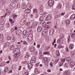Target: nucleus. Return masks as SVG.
<instances>
[{
	"instance_id": "0e129e2a",
	"label": "nucleus",
	"mask_w": 75,
	"mask_h": 75,
	"mask_svg": "<svg viewBox=\"0 0 75 75\" xmlns=\"http://www.w3.org/2000/svg\"><path fill=\"white\" fill-rule=\"evenodd\" d=\"M2 3L3 4H4L6 3V0H2Z\"/></svg>"
},
{
	"instance_id": "6e6d98bb",
	"label": "nucleus",
	"mask_w": 75,
	"mask_h": 75,
	"mask_svg": "<svg viewBox=\"0 0 75 75\" xmlns=\"http://www.w3.org/2000/svg\"><path fill=\"white\" fill-rule=\"evenodd\" d=\"M7 39L8 40H10L11 39V37H10V36H8L7 37Z\"/></svg>"
},
{
	"instance_id": "473e14b6",
	"label": "nucleus",
	"mask_w": 75,
	"mask_h": 75,
	"mask_svg": "<svg viewBox=\"0 0 75 75\" xmlns=\"http://www.w3.org/2000/svg\"><path fill=\"white\" fill-rule=\"evenodd\" d=\"M8 71V68L7 67H5L4 71L5 72H7Z\"/></svg>"
},
{
	"instance_id": "412c9836",
	"label": "nucleus",
	"mask_w": 75,
	"mask_h": 75,
	"mask_svg": "<svg viewBox=\"0 0 75 75\" xmlns=\"http://www.w3.org/2000/svg\"><path fill=\"white\" fill-rule=\"evenodd\" d=\"M71 57H74L75 55V52L74 51H71L70 53Z\"/></svg>"
},
{
	"instance_id": "b1692460",
	"label": "nucleus",
	"mask_w": 75,
	"mask_h": 75,
	"mask_svg": "<svg viewBox=\"0 0 75 75\" xmlns=\"http://www.w3.org/2000/svg\"><path fill=\"white\" fill-rule=\"evenodd\" d=\"M19 31V36H21V35L23 33V30H21V29L18 30Z\"/></svg>"
},
{
	"instance_id": "1a4fd4ad",
	"label": "nucleus",
	"mask_w": 75,
	"mask_h": 75,
	"mask_svg": "<svg viewBox=\"0 0 75 75\" xmlns=\"http://www.w3.org/2000/svg\"><path fill=\"white\" fill-rule=\"evenodd\" d=\"M13 52L15 54H17L18 55L19 52H20V50H18L17 49H16L13 50Z\"/></svg>"
},
{
	"instance_id": "5fc2aeb1",
	"label": "nucleus",
	"mask_w": 75,
	"mask_h": 75,
	"mask_svg": "<svg viewBox=\"0 0 75 75\" xmlns=\"http://www.w3.org/2000/svg\"><path fill=\"white\" fill-rule=\"evenodd\" d=\"M57 52L56 53V54L57 55V56H58V57L59 56V51H58V50H57Z\"/></svg>"
},
{
	"instance_id": "ddd939ff",
	"label": "nucleus",
	"mask_w": 75,
	"mask_h": 75,
	"mask_svg": "<svg viewBox=\"0 0 75 75\" xmlns=\"http://www.w3.org/2000/svg\"><path fill=\"white\" fill-rule=\"evenodd\" d=\"M29 50L30 52H33L35 50V48L34 47H32L29 48Z\"/></svg>"
},
{
	"instance_id": "e433bc0d",
	"label": "nucleus",
	"mask_w": 75,
	"mask_h": 75,
	"mask_svg": "<svg viewBox=\"0 0 75 75\" xmlns=\"http://www.w3.org/2000/svg\"><path fill=\"white\" fill-rule=\"evenodd\" d=\"M46 24H46V23L45 22L43 23L42 25V27H44V28H45V27H46Z\"/></svg>"
},
{
	"instance_id": "c03bdc74",
	"label": "nucleus",
	"mask_w": 75,
	"mask_h": 75,
	"mask_svg": "<svg viewBox=\"0 0 75 75\" xmlns=\"http://www.w3.org/2000/svg\"><path fill=\"white\" fill-rule=\"evenodd\" d=\"M16 34H17V35H20V34L19 33V31H18V30H16Z\"/></svg>"
},
{
	"instance_id": "f03ea898",
	"label": "nucleus",
	"mask_w": 75,
	"mask_h": 75,
	"mask_svg": "<svg viewBox=\"0 0 75 75\" xmlns=\"http://www.w3.org/2000/svg\"><path fill=\"white\" fill-rule=\"evenodd\" d=\"M33 35L32 34H29L28 36V41H31L33 40Z\"/></svg>"
},
{
	"instance_id": "6ab92c4d",
	"label": "nucleus",
	"mask_w": 75,
	"mask_h": 75,
	"mask_svg": "<svg viewBox=\"0 0 75 75\" xmlns=\"http://www.w3.org/2000/svg\"><path fill=\"white\" fill-rule=\"evenodd\" d=\"M28 69H31L33 68V64L30 63L28 64Z\"/></svg>"
},
{
	"instance_id": "c85d7f7f",
	"label": "nucleus",
	"mask_w": 75,
	"mask_h": 75,
	"mask_svg": "<svg viewBox=\"0 0 75 75\" xmlns=\"http://www.w3.org/2000/svg\"><path fill=\"white\" fill-rule=\"evenodd\" d=\"M4 21L1 20L0 21V25H4Z\"/></svg>"
},
{
	"instance_id": "603ef678",
	"label": "nucleus",
	"mask_w": 75,
	"mask_h": 75,
	"mask_svg": "<svg viewBox=\"0 0 75 75\" xmlns=\"http://www.w3.org/2000/svg\"><path fill=\"white\" fill-rule=\"evenodd\" d=\"M47 60H44V59L42 60V62L43 63H46Z\"/></svg>"
},
{
	"instance_id": "338daca9",
	"label": "nucleus",
	"mask_w": 75,
	"mask_h": 75,
	"mask_svg": "<svg viewBox=\"0 0 75 75\" xmlns=\"http://www.w3.org/2000/svg\"><path fill=\"white\" fill-rule=\"evenodd\" d=\"M9 24H8L7 25H6V28H9Z\"/></svg>"
},
{
	"instance_id": "72a5a7b5",
	"label": "nucleus",
	"mask_w": 75,
	"mask_h": 75,
	"mask_svg": "<svg viewBox=\"0 0 75 75\" xmlns=\"http://www.w3.org/2000/svg\"><path fill=\"white\" fill-rule=\"evenodd\" d=\"M66 61H68L69 62L71 61V57H67L66 59Z\"/></svg>"
},
{
	"instance_id": "774afa93",
	"label": "nucleus",
	"mask_w": 75,
	"mask_h": 75,
	"mask_svg": "<svg viewBox=\"0 0 75 75\" xmlns=\"http://www.w3.org/2000/svg\"><path fill=\"white\" fill-rule=\"evenodd\" d=\"M66 51H67V52H68V51H69V50L68 49V48H67L66 49Z\"/></svg>"
},
{
	"instance_id": "052dcab7",
	"label": "nucleus",
	"mask_w": 75,
	"mask_h": 75,
	"mask_svg": "<svg viewBox=\"0 0 75 75\" xmlns=\"http://www.w3.org/2000/svg\"><path fill=\"white\" fill-rule=\"evenodd\" d=\"M8 58L9 59V60H10V61H11V57L10 56H8Z\"/></svg>"
},
{
	"instance_id": "4468645a",
	"label": "nucleus",
	"mask_w": 75,
	"mask_h": 75,
	"mask_svg": "<svg viewBox=\"0 0 75 75\" xmlns=\"http://www.w3.org/2000/svg\"><path fill=\"white\" fill-rule=\"evenodd\" d=\"M26 6L27 7H28V8H33V6L30 3H28L26 4Z\"/></svg>"
},
{
	"instance_id": "a878e982",
	"label": "nucleus",
	"mask_w": 75,
	"mask_h": 75,
	"mask_svg": "<svg viewBox=\"0 0 75 75\" xmlns=\"http://www.w3.org/2000/svg\"><path fill=\"white\" fill-rule=\"evenodd\" d=\"M62 7V5L61 4H59L57 6V8H61Z\"/></svg>"
},
{
	"instance_id": "5701e85b",
	"label": "nucleus",
	"mask_w": 75,
	"mask_h": 75,
	"mask_svg": "<svg viewBox=\"0 0 75 75\" xmlns=\"http://www.w3.org/2000/svg\"><path fill=\"white\" fill-rule=\"evenodd\" d=\"M10 40L11 42H14V41H15V38H14V37L13 36L11 37Z\"/></svg>"
},
{
	"instance_id": "aec40b11",
	"label": "nucleus",
	"mask_w": 75,
	"mask_h": 75,
	"mask_svg": "<svg viewBox=\"0 0 75 75\" xmlns=\"http://www.w3.org/2000/svg\"><path fill=\"white\" fill-rule=\"evenodd\" d=\"M75 63L74 61L71 62L70 63V66L71 67H72L73 66H74L75 65Z\"/></svg>"
},
{
	"instance_id": "e2e57ef3",
	"label": "nucleus",
	"mask_w": 75,
	"mask_h": 75,
	"mask_svg": "<svg viewBox=\"0 0 75 75\" xmlns=\"http://www.w3.org/2000/svg\"><path fill=\"white\" fill-rule=\"evenodd\" d=\"M59 48H63V46L62 45H59Z\"/></svg>"
},
{
	"instance_id": "4c0bfd02",
	"label": "nucleus",
	"mask_w": 75,
	"mask_h": 75,
	"mask_svg": "<svg viewBox=\"0 0 75 75\" xmlns=\"http://www.w3.org/2000/svg\"><path fill=\"white\" fill-rule=\"evenodd\" d=\"M43 54L45 55H47V54H50V52H49L48 51H47V52H44V53H43Z\"/></svg>"
},
{
	"instance_id": "bb28decb",
	"label": "nucleus",
	"mask_w": 75,
	"mask_h": 75,
	"mask_svg": "<svg viewBox=\"0 0 75 75\" xmlns=\"http://www.w3.org/2000/svg\"><path fill=\"white\" fill-rule=\"evenodd\" d=\"M69 49H73L74 48V45L72 44H71L69 46Z\"/></svg>"
},
{
	"instance_id": "37998d69",
	"label": "nucleus",
	"mask_w": 75,
	"mask_h": 75,
	"mask_svg": "<svg viewBox=\"0 0 75 75\" xmlns=\"http://www.w3.org/2000/svg\"><path fill=\"white\" fill-rule=\"evenodd\" d=\"M72 9L73 10H75V4L72 5Z\"/></svg>"
},
{
	"instance_id": "7ed1b4c3",
	"label": "nucleus",
	"mask_w": 75,
	"mask_h": 75,
	"mask_svg": "<svg viewBox=\"0 0 75 75\" xmlns=\"http://www.w3.org/2000/svg\"><path fill=\"white\" fill-rule=\"evenodd\" d=\"M26 25L28 26V28H30V29L33 28V25L31 24V23L30 22L27 23V24H26Z\"/></svg>"
},
{
	"instance_id": "864d4df0",
	"label": "nucleus",
	"mask_w": 75,
	"mask_h": 75,
	"mask_svg": "<svg viewBox=\"0 0 75 75\" xmlns=\"http://www.w3.org/2000/svg\"><path fill=\"white\" fill-rule=\"evenodd\" d=\"M59 61V58L57 57V59H56L55 60L56 62V63H57V62H58Z\"/></svg>"
},
{
	"instance_id": "13d9d810",
	"label": "nucleus",
	"mask_w": 75,
	"mask_h": 75,
	"mask_svg": "<svg viewBox=\"0 0 75 75\" xmlns=\"http://www.w3.org/2000/svg\"><path fill=\"white\" fill-rule=\"evenodd\" d=\"M67 65H68V64L67 63L64 64V66L65 67H68V66Z\"/></svg>"
},
{
	"instance_id": "49530a36",
	"label": "nucleus",
	"mask_w": 75,
	"mask_h": 75,
	"mask_svg": "<svg viewBox=\"0 0 75 75\" xmlns=\"http://www.w3.org/2000/svg\"><path fill=\"white\" fill-rule=\"evenodd\" d=\"M40 21V24H42L43 23H45V21Z\"/></svg>"
},
{
	"instance_id": "423d86ee",
	"label": "nucleus",
	"mask_w": 75,
	"mask_h": 75,
	"mask_svg": "<svg viewBox=\"0 0 75 75\" xmlns=\"http://www.w3.org/2000/svg\"><path fill=\"white\" fill-rule=\"evenodd\" d=\"M25 18H23L21 20L20 24L21 25H24L25 24Z\"/></svg>"
},
{
	"instance_id": "20e7f679",
	"label": "nucleus",
	"mask_w": 75,
	"mask_h": 75,
	"mask_svg": "<svg viewBox=\"0 0 75 75\" xmlns=\"http://www.w3.org/2000/svg\"><path fill=\"white\" fill-rule=\"evenodd\" d=\"M42 34L43 36H46L48 34L47 29H45L42 32Z\"/></svg>"
},
{
	"instance_id": "2eb2a0df",
	"label": "nucleus",
	"mask_w": 75,
	"mask_h": 75,
	"mask_svg": "<svg viewBox=\"0 0 75 75\" xmlns=\"http://www.w3.org/2000/svg\"><path fill=\"white\" fill-rule=\"evenodd\" d=\"M50 33L49 34L50 35H52L53 34H54V29H50Z\"/></svg>"
},
{
	"instance_id": "4be33fe9",
	"label": "nucleus",
	"mask_w": 75,
	"mask_h": 75,
	"mask_svg": "<svg viewBox=\"0 0 75 75\" xmlns=\"http://www.w3.org/2000/svg\"><path fill=\"white\" fill-rule=\"evenodd\" d=\"M75 18V15L74 14L71 15V17L70 18L71 20H74Z\"/></svg>"
},
{
	"instance_id": "39448f33",
	"label": "nucleus",
	"mask_w": 75,
	"mask_h": 75,
	"mask_svg": "<svg viewBox=\"0 0 75 75\" xmlns=\"http://www.w3.org/2000/svg\"><path fill=\"white\" fill-rule=\"evenodd\" d=\"M52 18V15H48L47 16L46 18V21H49L51 20Z\"/></svg>"
},
{
	"instance_id": "58836bf2",
	"label": "nucleus",
	"mask_w": 75,
	"mask_h": 75,
	"mask_svg": "<svg viewBox=\"0 0 75 75\" xmlns=\"http://www.w3.org/2000/svg\"><path fill=\"white\" fill-rule=\"evenodd\" d=\"M35 74H38V70L37 69H35Z\"/></svg>"
},
{
	"instance_id": "2f4dec72",
	"label": "nucleus",
	"mask_w": 75,
	"mask_h": 75,
	"mask_svg": "<svg viewBox=\"0 0 75 75\" xmlns=\"http://www.w3.org/2000/svg\"><path fill=\"white\" fill-rule=\"evenodd\" d=\"M3 37H4V36L2 34H1L0 35V40H3Z\"/></svg>"
},
{
	"instance_id": "f3484780",
	"label": "nucleus",
	"mask_w": 75,
	"mask_h": 75,
	"mask_svg": "<svg viewBox=\"0 0 75 75\" xmlns=\"http://www.w3.org/2000/svg\"><path fill=\"white\" fill-rule=\"evenodd\" d=\"M70 24V19H67L66 20V24L67 26H68Z\"/></svg>"
},
{
	"instance_id": "f257e3e1",
	"label": "nucleus",
	"mask_w": 75,
	"mask_h": 75,
	"mask_svg": "<svg viewBox=\"0 0 75 75\" xmlns=\"http://www.w3.org/2000/svg\"><path fill=\"white\" fill-rule=\"evenodd\" d=\"M48 5L49 6L52 7L54 6V1L53 0H49L48 1Z\"/></svg>"
},
{
	"instance_id": "a18cd8bd",
	"label": "nucleus",
	"mask_w": 75,
	"mask_h": 75,
	"mask_svg": "<svg viewBox=\"0 0 75 75\" xmlns=\"http://www.w3.org/2000/svg\"><path fill=\"white\" fill-rule=\"evenodd\" d=\"M9 9H10V8H6V11H7V13L10 12V11L9 10Z\"/></svg>"
},
{
	"instance_id": "a19ab883",
	"label": "nucleus",
	"mask_w": 75,
	"mask_h": 75,
	"mask_svg": "<svg viewBox=\"0 0 75 75\" xmlns=\"http://www.w3.org/2000/svg\"><path fill=\"white\" fill-rule=\"evenodd\" d=\"M23 45H25V44L26 45L28 44V43L25 41H23Z\"/></svg>"
},
{
	"instance_id": "cd10ccee",
	"label": "nucleus",
	"mask_w": 75,
	"mask_h": 75,
	"mask_svg": "<svg viewBox=\"0 0 75 75\" xmlns=\"http://www.w3.org/2000/svg\"><path fill=\"white\" fill-rule=\"evenodd\" d=\"M44 19V17L43 16H41L39 18V21H42Z\"/></svg>"
},
{
	"instance_id": "8fccbe9b",
	"label": "nucleus",
	"mask_w": 75,
	"mask_h": 75,
	"mask_svg": "<svg viewBox=\"0 0 75 75\" xmlns=\"http://www.w3.org/2000/svg\"><path fill=\"white\" fill-rule=\"evenodd\" d=\"M32 25H34V27H35L37 26V23H33Z\"/></svg>"
},
{
	"instance_id": "dca6fc26",
	"label": "nucleus",
	"mask_w": 75,
	"mask_h": 75,
	"mask_svg": "<svg viewBox=\"0 0 75 75\" xmlns=\"http://www.w3.org/2000/svg\"><path fill=\"white\" fill-rule=\"evenodd\" d=\"M31 12V10L30 9H26L25 10V14H28Z\"/></svg>"
},
{
	"instance_id": "4d7b16f0",
	"label": "nucleus",
	"mask_w": 75,
	"mask_h": 75,
	"mask_svg": "<svg viewBox=\"0 0 75 75\" xmlns=\"http://www.w3.org/2000/svg\"><path fill=\"white\" fill-rule=\"evenodd\" d=\"M41 15H45L46 13L45 12H41Z\"/></svg>"
},
{
	"instance_id": "393cba45",
	"label": "nucleus",
	"mask_w": 75,
	"mask_h": 75,
	"mask_svg": "<svg viewBox=\"0 0 75 75\" xmlns=\"http://www.w3.org/2000/svg\"><path fill=\"white\" fill-rule=\"evenodd\" d=\"M43 49L42 48H41L40 49V53L39 55L40 56L42 57V56H41V54H42V51Z\"/></svg>"
},
{
	"instance_id": "7c9ffc66",
	"label": "nucleus",
	"mask_w": 75,
	"mask_h": 75,
	"mask_svg": "<svg viewBox=\"0 0 75 75\" xmlns=\"http://www.w3.org/2000/svg\"><path fill=\"white\" fill-rule=\"evenodd\" d=\"M64 75H69V72H68V71H65L64 72Z\"/></svg>"
},
{
	"instance_id": "09e8293b",
	"label": "nucleus",
	"mask_w": 75,
	"mask_h": 75,
	"mask_svg": "<svg viewBox=\"0 0 75 75\" xmlns=\"http://www.w3.org/2000/svg\"><path fill=\"white\" fill-rule=\"evenodd\" d=\"M45 65H46L47 66L49 65V62L48 61H46V62L45 63Z\"/></svg>"
},
{
	"instance_id": "f8f14e48",
	"label": "nucleus",
	"mask_w": 75,
	"mask_h": 75,
	"mask_svg": "<svg viewBox=\"0 0 75 75\" xmlns=\"http://www.w3.org/2000/svg\"><path fill=\"white\" fill-rule=\"evenodd\" d=\"M9 45H10V43L8 42H6L4 43L3 48H6L7 47H8Z\"/></svg>"
},
{
	"instance_id": "c756f323",
	"label": "nucleus",
	"mask_w": 75,
	"mask_h": 75,
	"mask_svg": "<svg viewBox=\"0 0 75 75\" xmlns=\"http://www.w3.org/2000/svg\"><path fill=\"white\" fill-rule=\"evenodd\" d=\"M15 46H16V45H12L10 46L11 48V50H14V48H15Z\"/></svg>"
},
{
	"instance_id": "6e6552de",
	"label": "nucleus",
	"mask_w": 75,
	"mask_h": 75,
	"mask_svg": "<svg viewBox=\"0 0 75 75\" xmlns=\"http://www.w3.org/2000/svg\"><path fill=\"white\" fill-rule=\"evenodd\" d=\"M28 35V33L27 32H24L23 31V38H26L27 36Z\"/></svg>"
},
{
	"instance_id": "9d476101",
	"label": "nucleus",
	"mask_w": 75,
	"mask_h": 75,
	"mask_svg": "<svg viewBox=\"0 0 75 75\" xmlns=\"http://www.w3.org/2000/svg\"><path fill=\"white\" fill-rule=\"evenodd\" d=\"M16 6V3H11L10 5V7L11 8H14Z\"/></svg>"
},
{
	"instance_id": "f704fd0d",
	"label": "nucleus",
	"mask_w": 75,
	"mask_h": 75,
	"mask_svg": "<svg viewBox=\"0 0 75 75\" xmlns=\"http://www.w3.org/2000/svg\"><path fill=\"white\" fill-rule=\"evenodd\" d=\"M38 11V10H37V9H34L33 10V12L35 13H37Z\"/></svg>"
},
{
	"instance_id": "79ce46f5",
	"label": "nucleus",
	"mask_w": 75,
	"mask_h": 75,
	"mask_svg": "<svg viewBox=\"0 0 75 75\" xmlns=\"http://www.w3.org/2000/svg\"><path fill=\"white\" fill-rule=\"evenodd\" d=\"M20 4L19 3H18L17 4V7L18 8H20Z\"/></svg>"
},
{
	"instance_id": "bf43d9fd",
	"label": "nucleus",
	"mask_w": 75,
	"mask_h": 75,
	"mask_svg": "<svg viewBox=\"0 0 75 75\" xmlns=\"http://www.w3.org/2000/svg\"><path fill=\"white\" fill-rule=\"evenodd\" d=\"M50 66H51L52 67H53V64H52V62H51L50 63Z\"/></svg>"
},
{
	"instance_id": "c9c22d12",
	"label": "nucleus",
	"mask_w": 75,
	"mask_h": 75,
	"mask_svg": "<svg viewBox=\"0 0 75 75\" xmlns=\"http://www.w3.org/2000/svg\"><path fill=\"white\" fill-rule=\"evenodd\" d=\"M61 17V13L56 16H55V18H58L59 17Z\"/></svg>"
},
{
	"instance_id": "de8ad7c7",
	"label": "nucleus",
	"mask_w": 75,
	"mask_h": 75,
	"mask_svg": "<svg viewBox=\"0 0 75 75\" xmlns=\"http://www.w3.org/2000/svg\"><path fill=\"white\" fill-rule=\"evenodd\" d=\"M29 56H30V54H29L28 53H27L25 57L26 58H28V57H29Z\"/></svg>"
},
{
	"instance_id": "a211bd4d",
	"label": "nucleus",
	"mask_w": 75,
	"mask_h": 75,
	"mask_svg": "<svg viewBox=\"0 0 75 75\" xmlns=\"http://www.w3.org/2000/svg\"><path fill=\"white\" fill-rule=\"evenodd\" d=\"M42 27L41 26H38L37 28V30L38 32H41V31H42Z\"/></svg>"
},
{
	"instance_id": "69168bd1",
	"label": "nucleus",
	"mask_w": 75,
	"mask_h": 75,
	"mask_svg": "<svg viewBox=\"0 0 75 75\" xmlns=\"http://www.w3.org/2000/svg\"><path fill=\"white\" fill-rule=\"evenodd\" d=\"M65 14V13H62L61 14L60 13V16H64V15Z\"/></svg>"
},
{
	"instance_id": "9b49d317",
	"label": "nucleus",
	"mask_w": 75,
	"mask_h": 75,
	"mask_svg": "<svg viewBox=\"0 0 75 75\" xmlns=\"http://www.w3.org/2000/svg\"><path fill=\"white\" fill-rule=\"evenodd\" d=\"M63 39L62 38H59L57 40V42L58 44H62L63 43Z\"/></svg>"
},
{
	"instance_id": "3c124183",
	"label": "nucleus",
	"mask_w": 75,
	"mask_h": 75,
	"mask_svg": "<svg viewBox=\"0 0 75 75\" xmlns=\"http://www.w3.org/2000/svg\"><path fill=\"white\" fill-rule=\"evenodd\" d=\"M68 42H69L70 41V35H69L68 37Z\"/></svg>"
},
{
	"instance_id": "0eeeda50",
	"label": "nucleus",
	"mask_w": 75,
	"mask_h": 75,
	"mask_svg": "<svg viewBox=\"0 0 75 75\" xmlns=\"http://www.w3.org/2000/svg\"><path fill=\"white\" fill-rule=\"evenodd\" d=\"M36 58H37L35 56L32 57L30 60V62L31 63H35V60H36Z\"/></svg>"
},
{
	"instance_id": "ea45409f",
	"label": "nucleus",
	"mask_w": 75,
	"mask_h": 75,
	"mask_svg": "<svg viewBox=\"0 0 75 75\" xmlns=\"http://www.w3.org/2000/svg\"><path fill=\"white\" fill-rule=\"evenodd\" d=\"M23 75H29V72L28 71H26L24 73Z\"/></svg>"
},
{
	"instance_id": "680f3d73",
	"label": "nucleus",
	"mask_w": 75,
	"mask_h": 75,
	"mask_svg": "<svg viewBox=\"0 0 75 75\" xmlns=\"http://www.w3.org/2000/svg\"><path fill=\"white\" fill-rule=\"evenodd\" d=\"M9 21H10V22H11V23H14V22H13V20H12V19H9Z\"/></svg>"
}]
</instances>
